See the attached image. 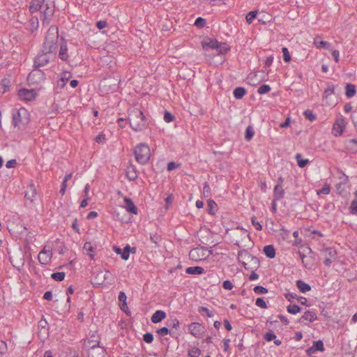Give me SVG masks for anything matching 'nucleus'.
<instances>
[{"mask_svg":"<svg viewBox=\"0 0 357 357\" xmlns=\"http://www.w3.org/2000/svg\"><path fill=\"white\" fill-rule=\"evenodd\" d=\"M29 10L31 13L40 10L43 23L48 25L54 13V5L53 3H45V0H32L29 6Z\"/></svg>","mask_w":357,"mask_h":357,"instance_id":"1","label":"nucleus"},{"mask_svg":"<svg viewBox=\"0 0 357 357\" xmlns=\"http://www.w3.org/2000/svg\"><path fill=\"white\" fill-rule=\"evenodd\" d=\"M59 38L58 28L54 26L50 27L47 32L42 52L50 54H55L57 49V42Z\"/></svg>","mask_w":357,"mask_h":357,"instance_id":"2","label":"nucleus"},{"mask_svg":"<svg viewBox=\"0 0 357 357\" xmlns=\"http://www.w3.org/2000/svg\"><path fill=\"white\" fill-rule=\"evenodd\" d=\"M129 122L130 127L135 132L142 131L145 130L148 126L146 116L140 109L137 108L130 112Z\"/></svg>","mask_w":357,"mask_h":357,"instance_id":"3","label":"nucleus"},{"mask_svg":"<svg viewBox=\"0 0 357 357\" xmlns=\"http://www.w3.org/2000/svg\"><path fill=\"white\" fill-rule=\"evenodd\" d=\"M134 155L137 162L145 165L150 159V149L147 144L140 143L135 148Z\"/></svg>","mask_w":357,"mask_h":357,"instance_id":"4","label":"nucleus"},{"mask_svg":"<svg viewBox=\"0 0 357 357\" xmlns=\"http://www.w3.org/2000/svg\"><path fill=\"white\" fill-rule=\"evenodd\" d=\"M12 116V123L15 127L20 128L21 126H24L29 122V112L24 107H21L19 109H13Z\"/></svg>","mask_w":357,"mask_h":357,"instance_id":"5","label":"nucleus"},{"mask_svg":"<svg viewBox=\"0 0 357 357\" xmlns=\"http://www.w3.org/2000/svg\"><path fill=\"white\" fill-rule=\"evenodd\" d=\"M50 56L51 54L41 51V53L38 54L34 59L33 67L38 68L45 66L50 61Z\"/></svg>","mask_w":357,"mask_h":357,"instance_id":"6","label":"nucleus"},{"mask_svg":"<svg viewBox=\"0 0 357 357\" xmlns=\"http://www.w3.org/2000/svg\"><path fill=\"white\" fill-rule=\"evenodd\" d=\"M27 79L33 83L40 82L45 79V74L42 70L35 68L29 74Z\"/></svg>","mask_w":357,"mask_h":357,"instance_id":"7","label":"nucleus"},{"mask_svg":"<svg viewBox=\"0 0 357 357\" xmlns=\"http://www.w3.org/2000/svg\"><path fill=\"white\" fill-rule=\"evenodd\" d=\"M52 252L50 250H46L45 248L41 250L38 256V259L41 264H47L52 258Z\"/></svg>","mask_w":357,"mask_h":357,"instance_id":"8","label":"nucleus"},{"mask_svg":"<svg viewBox=\"0 0 357 357\" xmlns=\"http://www.w3.org/2000/svg\"><path fill=\"white\" fill-rule=\"evenodd\" d=\"M238 260L246 269H249L247 267L246 261H249L252 258V255L250 254L246 250H241L238 252L237 255Z\"/></svg>","mask_w":357,"mask_h":357,"instance_id":"9","label":"nucleus"},{"mask_svg":"<svg viewBox=\"0 0 357 357\" xmlns=\"http://www.w3.org/2000/svg\"><path fill=\"white\" fill-rule=\"evenodd\" d=\"M204 327L199 323H191L188 326V330L190 333L195 337H198L200 335L204 333Z\"/></svg>","mask_w":357,"mask_h":357,"instance_id":"10","label":"nucleus"},{"mask_svg":"<svg viewBox=\"0 0 357 357\" xmlns=\"http://www.w3.org/2000/svg\"><path fill=\"white\" fill-rule=\"evenodd\" d=\"M345 128L344 120L342 119H337L333 124V129L335 132L334 135L335 137L341 135Z\"/></svg>","mask_w":357,"mask_h":357,"instance_id":"11","label":"nucleus"},{"mask_svg":"<svg viewBox=\"0 0 357 357\" xmlns=\"http://www.w3.org/2000/svg\"><path fill=\"white\" fill-rule=\"evenodd\" d=\"M317 319V314L310 310H307L304 314L299 319V322L303 324H307L306 321L312 322Z\"/></svg>","mask_w":357,"mask_h":357,"instance_id":"12","label":"nucleus"},{"mask_svg":"<svg viewBox=\"0 0 357 357\" xmlns=\"http://www.w3.org/2000/svg\"><path fill=\"white\" fill-rule=\"evenodd\" d=\"M125 203V208L126 211L132 214L137 215L138 213V209L137 206L135 205L133 201L129 197L124 198Z\"/></svg>","mask_w":357,"mask_h":357,"instance_id":"13","label":"nucleus"},{"mask_svg":"<svg viewBox=\"0 0 357 357\" xmlns=\"http://www.w3.org/2000/svg\"><path fill=\"white\" fill-rule=\"evenodd\" d=\"M313 44L317 48H323L328 50H331V44L327 41L321 40V38L319 36H317L314 38Z\"/></svg>","mask_w":357,"mask_h":357,"instance_id":"14","label":"nucleus"},{"mask_svg":"<svg viewBox=\"0 0 357 357\" xmlns=\"http://www.w3.org/2000/svg\"><path fill=\"white\" fill-rule=\"evenodd\" d=\"M99 343H100V342L98 341L96 342V344H93L90 347L91 349L92 350L93 352H95V355H96V356H94L93 354H92V357H104L105 356V355L106 354V351L104 349V347H100Z\"/></svg>","mask_w":357,"mask_h":357,"instance_id":"15","label":"nucleus"},{"mask_svg":"<svg viewBox=\"0 0 357 357\" xmlns=\"http://www.w3.org/2000/svg\"><path fill=\"white\" fill-rule=\"evenodd\" d=\"M313 254V251L309 246L305 245H302L300 246L298 250V255L301 259L302 261H304V259H307L308 255Z\"/></svg>","mask_w":357,"mask_h":357,"instance_id":"16","label":"nucleus"},{"mask_svg":"<svg viewBox=\"0 0 357 357\" xmlns=\"http://www.w3.org/2000/svg\"><path fill=\"white\" fill-rule=\"evenodd\" d=\"M36 189L34 185L31 183L28 185L24 197L26 201H29L30 203L32 204L33 202V198L36 197Z\"/></svg>","mask_w":357,"mask_h":357,"instance_id":"17","label":"nucleus"},{"mask_svg":"<svg viewBox=\"0 0 357 357\" xmlns=\"http://www.w3.org/2000/svg\"><path fill=\"white\" fill-rule=\"evenodd\" d=\"M284 196V190L282 185L280 183H278L275 185L273 189V199L275 201H279L282 199Z\"/></svg>","mask_w":357,"mask_h":357,"instance_id":"18","label":"nucleus"},{"mask_svg":"<svg viewBox=\"0 0 357 357\" xmlns=\"http://www.w3.org/2000/svg\"><path fill=\"white\" fill-rule=\"evenodd\" d=\"M19 96L26 100H31L34 98L35 93L33 90H29L26 89H21L18 92Z\"/></svg>","mask_w":357,"mask_h":357,"instance_id":"19","label":"nucleus"},{"mask_svg":"<svg viewBox=\"0 0 357 357\" xmlns=\"http://www.w3.org/2000/svg\"><path fill=\"white\" fill-rule=\"evenodd\" d=\"M71 77V73L68 71H64L61 73L60 79L57 81V88L63 89L68 79Z\"/></svg>","mask_w":357,"mask_h":357,"instance_id":"20","label":"nucleus"},{"mask_svg":"<svg viewBox=\"0 0 357 357\" xmlns=\"http://www.w3.org/2000/svg\"><path fill=\"white\" fill-rule=\"evenodd\" d=\"M126 177L129 181H135L137 178V171L133 165H130L127 167Z\"/></svg>","mask_w":357,"mask_h":357,"instance_id":"21","label":"nucleus"},{"mask_svg":"<svg viewBox=\"0 0 357 357\" xmlns=\"http://www.w3.org/2000/svg\"><path fill=\"white\" fill-rule=\"evenodd\" d=\"M166 317L165 312L162 310H156L151 317V321L154 324L160 322Z\"/></svg>","mask_w":357,"mask_h":357,"instance_id":"22","label":"nucleus"},{"mask_svg":"<svg viewBox=\"0 0 357 357\" xmlns=\"http://www.w3.org/2000/svg\"><path fill=\"white\" fill-rule=\"evenodd\" d=\"M59 57L63 61H67L68 59V47L66 42H63L60 45Z\"/></svg>","mask_w":357,"mask_h":357,"instance_id":"23","label":"nucleus"},{"mask_svg":"<svg viewBox=\"0 0 357 357\" xmlns=\"http://www.w3.org/2000/svg\"><path fill=\"white\" fill-rule=\"evenodd\" d=\"M345 146L347 150L352 153H357V139H350L345 142Z\"/></svg>","mask_w":357,"mask_h":357,"instance_id":"24","label":"nucleus"},{"mask_svg":"<svg viewBox=\"0 0 357 357\" xmlns=\"http://www.w3.org/2000/svg\"><path fill=\"white\" fill-rule=\"evenodd\" d=\"M185 272L191 275H201L203 274L205 271L201 266H190L186 268Z\"/></svg>","mask_w":357,"mask_h":357,"instance_id":"25","label":"nucleus"},{"mask_svg":"<svg viewBox=\"0 0 357 357\" xmlns=\"http://www.w3.org/2000/svg\"><path fill=\"white\" fill-rule=\"evenodd\" d=\"M356 93L355 85L352 84H347L345 86V95L347 98H350L354 97Z\"/></svg>","mask_w":357,"mask_h":357,"instance_id":"26","label":"nucleus"},{"mask_svg":"<svg viewBox=\"0 0 357 357\" xmlns=\"http://www.w3.org/2000/svg\"><path fill=\"white\" fill-rule=\"evenodd\" d=\"M83 250L89 255L91 259H93V252H95L96 248L90 242H86L84 244Z\"/></svg>","mask_w":357,"mask_h":357,"instance_id":"27","label":"nucleus"},{"mask_svg":"<svg viewBox=\"0 0 357 357\" xmlns=\"http://www.w3.org/2000/svg\"><path fill=\"white\" fill-rule=\"evenodd\" d=\"M296 286L302 293H305L311 290L310 285L301 280L296 281Z\"/></svg>","mask_w":357,"mask_h":357,"instance_id":"28","label":"nucleus"},{"mask_svg":"<svg viewBox=\"0 0 357 357\" xmlns=\"http://www.w3.org/2000/svg\"><path fill=\"white\" fill-rule=\"evenodd\" d=\"M266 256L268 258H274L275 256V250L272 245H268L264 247L263 250Z\"/></svg>","mask_w":357,"mask_h":357,"instance_id":"29","label":"nucleus"},{"mask_svg":"<svg viewBox=\"0 0 357 357\" xmlns=\"http://www.w3.org/2000/svg\"><path fill=\"white\" fill-rule=\"evenodd\" d=\"M234 96L236 99L242 98L246 93V90L243 87H237L234 90Z\"/></svg>","mask_w":357,"mask_h":357,"instance_id":"30","label":"nucleus"},{"mask_svg":"<svg viewBox=\"0 0 357 357\" xmlns=\"http://www.w3.org/2000/svg\"><path fill=\"white\" fill-rule=\"evenodd\" d=\"M157 333L160 336H164L169 334L172 337H175V333L169 330L167 327H162L157 331Z\"/></svg>","mask_w":357,"mask_h":357,"instance_id":"31","label":"nucleus"},{"mask_svg":"<svg viewBox=\"0 0 357 357\" xmlns=\"http://www.w3.org/2000/svg\"><path fill=\"white\" fill-rule=\"evenodd\" d=\"M295 158L296 159L298 165L300 167H305L310 162L307 159H303L300 153H297L295 156Z\"/></svg>","mask_w":357,"mask_h":357,"instance_id":"32","label":"nucleus"},{"mask_svg":"<svg viewBox=\"0 0 357 357\" xmlns=\"http://www.w3.org/2000/svg\"><path fill=\"white\" fill-rule=\"evenodd\" d=\"M287 310L289 313L296 314L301 311V307L298 305H289L287 307Z\"/></svg>","mask_w":357,"mask_h":357,"instance_id":"33","label":"nucleus"},{"mask_svg":"<svg viewBox=\"0 0 357 357\" xmlns=\"http://www.w3.org/2000/svg\"><path fill=\"white\" fill-rule=\"evenodd\" d=\"M230 47L226 43H219L217 47V50L220 54H225L229 50Z\"/></svg>","mask_w":357,"mask_h":357,"instance_id":"34","label":"nucleus"},{"mask_svg":"<svg viewBox=\"0 0 357 357\" xmlns=\"http://www.w3.org/2000/svg\"><path fill=\"white\" fill-rule=\"evenodd\" d=\"M219 42L216 39H211L208 43L203 44V48H206V47H210L211 49H217L218 46Z\"/></svg>","mask_w":357,"mask_h":357,"instance_id":"35","label":"nucleus"},{"mask_svg":"<svg viewBox=\"0 0 357 357\" xmlns=\"http://www.w3.org/2000/svg\"><path fill=\"white\" fill-rule=\"evenodd\" d=\"M30 29L29 30L33 32L38 27V20L37 17H31L29 20Z\"/></svg>","mask_w":357,"mask_h":357,"instance_id":"36","label":"nucleus"},{"mask_svg":"<svg viewBox=\"0 0 357 357\" xmlns=\"http://www.w3.org/2000/svg\"><path fill=\"white\" fill-rule=\"evenodd\" d=\"M201 354V351L197 347H192L188 350V355L190 357H199Z\"/></svg>","mask_w":357,"mask_h":357,"instance_id":"37","label":"nucleus"},{"mask_svg":"<svg viewBox=\"0 0 357 357\" xmlns=\"http://www.w3.org/2000/svg\"><path fill=\"white\" fill-rule=\"evenodd\" d=\"M65 275L66 274L64 272H56L53 273L51 277L56 281H62L64 280Z\"/></svg>","mask_w":357,"mask_h":357,"instance_id":"38","label":"nucleus"},{"mask_svg":"<svg viewBox=\"0 0 357 357\" xmlns=\"http://www.w3.org/2000/svg\"><path fill=\"white\" fill-rule=\"evenodd\" d=\"M255 132L252 126H249L247 127L245 134V139L247 141H250L254 136Z\"/></svg>","mask_w":357,"mask_h":357,"instance_id":"39","label":"nucleus"},{"mask_svg":"<svg viewBox=\"0 0 357 357\" xmlns=\"http://www.w3.org/2000/svg\"><path fill=\"white\" fill-rule=\"evenodd\" d=\"M303 115L306 119L310 121H314L316 119V115L310 109H307L303 112Z\"/></svg>","mask_w":357,"mask_h":357,"instance_id":"40","label":"nucleus"},{"mask_svg":"<svg viewBox=\"0 0 357 357\" xmlns=\"http://www.w3.org/2000/svg\"><path fill=\"white\" fill-rule=\"evenodd\" d=\"M257 14V10H252L249 12L246 15V21L248 24H251L254 19L256 18Z\"/></svg>","mask_w":357,"mask_h":357,"instance_id":"41","label":"nucleus"},{"mask_svg":"<svg viewBox=\"0 0 357 357\" xmlns=\"http://www.w3.org/2000/svg\"><path fill=\"white\" fill-rule=\"evenodd\" d=\"M130 253V246L129 245H126L122 251L121 259L123 260H128Z\"/></svg>","mask_w":357,"mask_h":357,"instance_id":"42","label":"nucleus"},{"mask_svg":"<svg viewBox=\"0 0 357 357\" xmlns=\"http://www.w3.org/2000/svg\"><path fill=\"white\" fill-rule=\"evenodd\" d=\"M312 346L314 347V349H315L316 351H324V343L321 340H317V341L313 342Z\"/></svg>","mask_w":357,"mask_h":357,"instance_id":"43","label":"nucleus"},{"mask_svg":"<svg viewBox=\"0 0 357 357\" xmlns=\"http://www.w3.org/2000/svg\"><path fill=\"white\" fill-rule=\"evenodd\" d=\"M10 84V80L7 78H4L1 80L0 83V89H3L2 93L6 92Z\"/></svg>","mask_w":357,"mask_h":357,"instance_id":"44","label":"nucleus"},{"mask_svg":"<svg viewBox=\"0 0 357 357\" xmlns=\"http://www.w3.org/2000/svg\"><path fill=\"white\" fill-rule=\"evenodd\" d=\"M249 261L251 263L252 265L251 267H248L249 269H256L259 266V259L253 255H252V258H250Z\"/></svg>","mask_w":357,"mask_h":357,"instance_id":"45","label":"nucleus"},{"mask_svg":"<svg viewBox=\"0 0 357 357\" xmlns=\"http://www.w3.org/2000/svg\"><path fill=\"white\" fill-rule=\"evenodd\" d=\"M326 251L327 252V255L328 256V258L332 259L333 260H335L337 257V251L333 248H327L326 249Z\"/></svg>","mask_w":357,"mask_h":357,"instance_id":"46","label":"nucleus"},{"mask_svg":"<svg viewBox=\"0 0 357 357\" xmlns=\"http://www.w3.org/2000/svg\"><path fill=\"white\" fill-rule=\"evenodd\" d=\"M217 206V204L216 203L212 200V199H210L208 201V212L209 214H211V215H214L215 214V211H214V208Z\"/></svg>","mask_w":357,"mask_h":357,"instance_id":"47","label":"nucleus"},{"mask_svg":"<svg viewBox=\"0 0 357 357\" xmlns=\"http://www.w3.org/2000/svg\"><path fill=\"white\" fill-rule=\"evenodd\" d=\"M312 255H308L307 259H305L302 261L303 266L307 268H311L312 266Z\"/></svg>","mask_w":357,"mask_h":357,"instance_id":"48","label":"nucleus"},{"mask_svg":"<svg viewBox=\"0 0 357 357\" xmlns=\"http://www.w3.org/2000/svg\"><path fill=\"white\" fill-rule=\"evenodd\" d=\"M334 93V86L333 85H328L327 88L324 90V98H328V96H331Z\"/></svg>","mask_w":357,"mask_h":357,"instance_id":"49","label":"nucleus"},{"mask_svg":"<svg viewBox=\"0 0 357 357\" xmlns=\"http://www.w3.org/2000/svg\"><path fill=\"white\" fill-rule=\"evenodd\" d=\"M271 91V87L268 84H262L257 90L259 94H265Z\"/></svg>","mask_w":357,"mask_h":357,"instance_id":"50","label":"nucleus"},{"mask_svg":"<svg viewBox=\"0 0 357 357\" xmlns=\"http://www.w3.org/2000/svg\"><path fill=\"white\" fill-rule=\"evenodd\" d=\"M253 290H254V292L257 294H263L268 293V289H266L262 286H260V285H257V286L255 287Z\"/></svg>","mask_w":357,"mask_h":357,"instance_id":"51","label":"nucleus"},{"mask_svg":"<svg viewBox=\"0 0 357 357\" xmlns=\"http://www.w3.org/2000/svg\"><path fill=\"white\" fill-rule=\"evenodd\" d=\"M282 52L283 53V59L285 62H289L291 61V55L287 47H282Z\"/></svg>","mask_w":357,"mask_h":357,"instance_id":"52","label":"nucleus"},{"mask_svg":"<svg viewBox=\"0 0 357 357\" xmlns=\"http://www.w3.org/2000/svg\"><path fill=\"white\" fill-rule=\"evenodd\" d=\"M276 337V335L271 331L265 333L264 338L266 341L270 342L271 340H275Z\"/></svg>","mask_w":357,"mask_h":357,"instance_id":"53","label":"nucleus"},{"mask_svg":"<svg viewBox=\"0 0 357 357\" xmlns=\"http://www.w3.org/2000/svg\"><path fill=\"white\" fill-rule=\"evenodd\" d=\"M194 24L199 28H202L206 24V20L199 17L196 19Z\"/></svg>","mask_w":357,"mask_h":357,"instance_id":"54","label":"nucleus"},{"mask_svg":"<svg viewBox=\"0 0 357 357\" xmlns=\"http://www.w3.org/2000/svg\"><path fill=\"white\" fill-rule=\"evenodd\" d=\"M199 313L205 312L206 316L208 317H212L214 316V314L213 313V312L209 310L206 307H203V306L200 307L199 308Z\"/></svg>","mask_w":357,"mask_h":357,"instance_id":"55","label":"nucleus"},{"mask_svg":"<svg viewBox=\"0 0 357 357\" xmlns=\"http://www.w3.org/2000/svg\"><path fill=\"white\" fill-rule=\"evenodd\" d=\"M350 213L353 215H357V200H354L349 206Z\"/></svg>","mask_w":357,"mask_h":357,"instance_id":"56","label":"nucleus"},{"mask_svg":"<svg viewBox=\"0 0 357 357\" xmlns=\"http://www.w3.org/2000/svg\"><path fill=\"white\" fill-rule=\"evenodd\" d=\"M180 322L177 319H174L171 321H168L167 326L173 328H177L179 327Z\"/></svg>","mask_w":357,"mask_h":357,"instance_id":"57","label":"nucleus"},{"mask_svg":"<svg viewBox=\"0 0 357 357\" xmlns=\"http://www.w3.org/2000/svg\"><path fill=\"white\" fill-rule=\"evenodd\" d=\"M331 188L329 185H325L323 188H321L320 190L317 191V194H324V195H328L330 193Z\"/></svg>","mask_w":357,"mask_h":357,"instance_id":"58","label":"nucleus"},{"mask_svg":"<svg viewBox=\"0 0 357 357\" xmlns=\"http://www.w3.org/2000/svg\"><path fill=\"white\" fill-rule=\"evenodd\" d=\"M199 251V250L198 248H194V249L191 250L189 253L190 257L192 259L197 260V258L199 257V254H198Z\"/></svg>","mask_w":357,"mask_h":357,"instance_id":"59","label":"nucleus"},{"mask_svg":"<svg viewBox=\"0 0 357 357\" xmlns=\"http://www.w3.org/2000/svg\"><path fill=\"white\" fill-rule=\"evenodd\" d=\"M174 119V116L170 112H169L168 111L165 112L164 120L167 123H170V122L173 121Z\"/></svg>","mask_w":357,"mask_h":357,"instance_id":"60","label":"nucleus"},{"mask_svg":"<svg viewBox=\"0 0 357 357\" xmlns=\"http://www.w3.org/2000/svg\"><path fill=\"white\" fill-rule=\"evenodd\" d=\"M143 340L146 343H151L153 340V335L151 333H146L143 335Z\"/></svg>","mask_w":357,"mask_h":357,"instance_id":"61","label":"nucleus"},{"mask_svg":"<svg viewBox=\"0 0 357 357\" xmlns=\"http://www.w3.org/2000/svg\"><path fill=\"white\" fill-rule=\"evenodd\" d=\"M255 304L259 307L267 308V305L262 298H257Z\"/></svg>","mask_w":357,"mask_h":357,"instance_id":"62","label":"nucleus"},{"mask_svg":"<svg viewBox=\"0 0 357 357\" xmlns=\"http://www.w3.org/2000/svg\"><path fill=\"white\" fill-rule=\"evenodd\" d=\"M203 193L205 197H208L211 196V188L209 185L206 182L203 187Z\"/></svg>","mask_w":357,"mask_h":357,"instance_id":"63","label":"nucleus"},{"mask_svg":"<svg viewBox=\"0 0 357 357\" xmlns=\"http://www.w3.org/2000/svg\"><path fill=\"white\" fill-rule=\"evenodd\" d=\"M180 165H181L179 163H176L174 162H170L167 164V171L171 172V171L175 169L176 168L180 167Z\"/></svg>","mask_w":357,"mask_h":357,"instance_id":"64","label":"nucleus"}]
</instances>
